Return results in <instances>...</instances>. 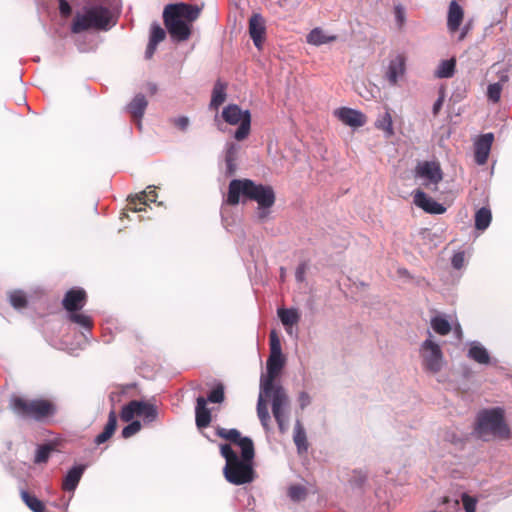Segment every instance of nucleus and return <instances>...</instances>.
Segmentation results:
<instances>
[{"label":"nucleus","mask_w":512,"mask_h":512,"mask_svg":"<svg viewBox=\"0 0 512 512\" xmlns=\"http://www.w3.org/2000/svg\"><path fill=\"white\" fill-rule=\"evenodd\" d=\"M337 118L350 127H361L365 124V115L355 109L342 107L335 111Z\"/></svg>","instance_id":"nucleus-17"},{"label":"nucleus","mask_w":512,"mask_h":512,"mask_svg":"<svg viewBox=\"0 0 512 512\" xmlns=\"http://www.w3.org/2000/svg\"><path fill=\"white\" fill-rule=\"evenodd\" d=\"M12 409L20 417L25 419L42 420L55 412L54 405L43 399L25 400L16 397L12 400Z\"/></svg>","instance_id":"nucleus-4"},{"label":"nucleus","mask_w":512,"mask_h":512,"mask_svg":"<svg viewBox=\"0 0 512 512\" xmlns=\"http://www.w3.org/2000/svg\"><path fill=\"white\" fill-rule=\"evenodd\" d=\"M207 400L199 396L196 399V407H195V420L198 428H205L211 422V412L207 408Z\"/></svg>","instance_id":"nucleus-24"},{"label":"nucleus","mask_w":512,"mask_h":512,"mask_svg":"<svg viewBox=\"0 0 512 512\" xmlns=\"http://www.w3.org/2000/svg\"><path fill=\"white\" fill-rule=\"evenodd\" d=\"M444 440L452 444H458L461 442V438L454 431H446L444 434Z\"/></svg>","instance_id":"nucleus-59"},{"label":"nucleus","mask_w":512,"mask_h":512,"mask_svg":"<svg viewBox=\"0 0 512 512\" xmlns=\"http://www.w3.org/2000/svg\"><path fill=\"white\" fill-rule=\"evenodd\" d=\"M399 273L401 275H408V271L406 269H399Z\"/></svg>","instance_id":"nucleus-63"},{"label":"nucleus","mask_w":512,"mask_h":512,"mask_svg":"<svg viewBox=\"0 0 512 512\" xmlns=\"http://www.w3.org/2000/svg\"><path fill=\"white\" fill-rule=\"evenodd\" d=\"M163 20L168 33L173 41H186L191 35V24L182 19H177L169 12L163 11Z\"/></svg>","instance_id":"nucleus-10"},{"label":"nucleus","mask_w":512,"mask_h":512,"mask_svg":"<svg viewBox=\"0 0 512 512\" xmlns=\"http://www.w3.org/2000/svg\"><path fill=\"white\" fill-rule=\"evenodd\" d=\"M157 194L155 190H149V191H141L138 194L131 195L128 197L130 205H133V210L135 212H141L144 210L142 207H138L139 204L147 205L148 202L154 203L156 202Z\"/></svg>","instance_id":"nucleus-27"},{"label":"nucleus","mask_w":512,"mask_h":512,"mask_svg":"<svg viewBox=\"0 0 512 512\" xmlns=\"http://www.w3.org/2000/svg\"><path fill=\"white\" fill-rule=\"evenodd\" d=\"M20 496L25 505L33 512H45L44 503L35 495L30 494L26 490L20 491Z\"/></svg>","instance_id":"nucleus-35"},{"label":"nucleus","mask_w":512,"mask_h":512,"mask_svg":"<svg viewBox=\"0 0 512 512\" xmlns=\"http://www.w3.org/2000/svg\"><path fill=\"white\" fill-rule=\"evenodd\" d=\"M335 35L326 34L321 28H314L306 37L307 43L320 46L336 40Z\"/></svg>","instance_id":"nucleus-29"},{"label":"nucleus","mask_w":512,"mask_h":512,"mask_svg":"<svg viewBox=\"0 0 512 512\" xmlns=\"http://www.w3.org/2000/svg\"><path fill=\"white\" fill-rule=\"evenodd\" d=\"M216 435L223 439L229 440L234 444L242 437L241 433L235 428L226 429L218 427L216 429Z\"/></svg>","instance_id":"nucleus-45"},{"label":"nucleus","mask_w":512,"mask_h":512,"mask_svg":"<svg viewBox=\"0 0 512 512\" xmlns=\"http://www.w3.org/2000/svg\"><path fill=\"white\" fill-rule=\"evenodd\" d=\"M86 302V293L83 289L72 288L66 292L62 304L68 313L80 311Z\"/></svg>","instance_id":"nucleus-16"},{"label":"nucleus","mask_w":512,"mask_h":512,"mask_svg":"<svg viewBox=\"0 0 512 512\" xmlns=\"http://www.w3.org/2000/svg\"><path fill=\"white\" fill-rule=\"evenodd\" d=\"M461 500L463 503V507L465 512H475L477 506V499L475 497L470 496L468 493H462Z\"/></svg>","instance_id":"nucleus-51"},{"label":"nucleus","mask_w":512,"mask_h":512,"mask_svg":"<svg viewBox=\"0 0 512 512\" xmlns=\"http://www.w3.org/2000/svg\"><path fill=\"white\" fill-rule=\"evenodd\" d=\"M235 444L241 450L240 459L253 462L255 457L253 440L248 436H242Z\"/></svg>","instance_id":"nucleus-31"},{"label":"nucleus","mask_w":512,"mask_h":512,"mask_svg":"<svg viewBox=\"0 0 512 512\" xmlns=\"http://www.w3.org/2000/svg\"><path fill=\"white\" fill-rule=\"evenodd\" d=\"M454 506H455V507H458V506H459V500H455V501H454Z\"/></svg>","instance_id":"nucleus-64"},{"label":"nucleus","mask_w":512,"mask_h":512,"mask_svg":"<svg viewBox=\"0 0 512 512\" xmlns=\"http://www.w3.org/2000/svg\"><path fill=\"white\" fill-rule=\"evenodd\" d=\"M116 23L117 19L108 7L102 4L86 5L81 12H76L70 30L73 34H80L91 29L108 31Z\"/></svg>","instance_id":"nucleus-2"},{"label":"nucleus","mask_w":512,"mask_h":512,"mask_svg":"<svg viewBox=\"0 0 512 512\" xmlns=\"http://www.w3.org/2000/svg\"><path fill=\"white\" fill-rule=\"evenodd\" d=\"M444 99H445L444 92L441 90L439 97L434 102L433 107H432V113L434 116H437L439 111L441 110L443 103H444Z\"/></svg>","instance_id":"nucleus-58"},{"label":"nucleus","mask_w":512,"mask_h":512,"mask_svg":"<svg viewBox=\"0 0 512 512\" xmlns=\"http://www.w3.org/2000/svg\"><path fill=\"white\" fill-rule=\"evenodd\" d=\"M492 221L491 210L487 207H481L475 213V228L480 231L486 230Z\"/></svg>","instance_id":"nucleus-33"},{"label":"nucleus","mask_w":512,"mask_h":512,"mask_svg":"<svg viewBox=\"0 0 512 512\" xmlns=\"http://www.w3.org/2000/svg\"><path fill=\"white\" fill-rule=\"evenodd\" d=\"M305 269H306L305 264H300L297 267L296 272H295V278L298 282H302L304 280Z\"/></svg>","instance_id":"nucleus-60"},{"label":"nucleus","mask_w":512,"mask_h":512,"mask_svg":"<svg viewBox=\"0 0 512 512\" xmlns=\"http://www.w3.org/2000/svg\"><path fill=\"white\" fill-rule=\"evenodd\" d=\"M265 20L261 14L254 13L249 19V34L256 47H260L265 35Z\"/></svg>","instance_id":"nucleus-20"},{"label":"nucleus","mask_w":512,"mask_h":512,"mask_svg":"<svg viewBox=\"0 0 512 512\" xmlns=\"http://www.w3.org/2000/svg\"><path fill=\"white\" fill-rule=\"evenodd\" d=\"M139 400H132L122 407L120 417L125 422H130L135 415L138 416Z\"/></svg>","instance_id":"nucleus-42"},{"label":"nucleus","mask_w":512,"mask_h":512,"mask_svg":"<svg viewBox=\"0 0 512 512\" xmlns=\"http://www.w3.org/2000/svg\"><path fill=\"white\" fill-rule=\"evenodd\" d=\"M422 365L425 371L436 374L444 364L443 353L440 346L433 340L426 339L420 348Z\"/></svg>","instance_id":"nucleus-8"},{"label":"nucleus","mask_w":512,"mask_h":512,"mask_svg":"<svg viewBox=\"0 0 512 512\" xmlns=\"http://www.w3.org/2000/svg\"><path fill=\"white\" fill-rule=\"evenodd\" d=\"M415 177L422 179V185L427 189L436 190L437 185L443 179V173L438 163L434 161H424L418 163L415 168Z\"/></svg>","instance_id":"nucleus-9"},{"label":"nucleus","mask_w":512,"mask_h":512,"mask_svg":"<svg viewBox=\"0 0 512 512\" xmlns=\"http://www.w3.org/2000/svg\"><path fill=\"white\" fill-rule=\"evenodd\" d=\"M141 427L142 425L139 420H133L122 429L121 436L125 439L130 438L138 433L141 430Z\"/></svg>","instance_id":"nucleus-48"},{"label":"nucleus","mask_w":512,"mask_h":512,"mask_svg":"<svg viewBox=\"0 0 512 512\" xmlns=\"http://www.w3.org/2000/svg\"><path fill=\"white\" fill-rule=\"evenodd\" d=\"M157 45L158 44L153 43L152 41L149 40V43H148L146 51H145V57L147 59H150L154 55Z\"/></svg>","instance_id":"nucleus-61"},{"label":"nucleus","mask_w":512,"mask_h":512,"mask_svg":"<svg viewBox=\"0 0 512 512\" xmlns=\"http://www.w3.org/2000/svg\"><path fill=\"white\" fill-rule=\"evenodd\" d=\"M455 67L456 60L454 58L442 60L435 71V76L439 79L451 78L455 73Z\"/></svg>","instance_id":"nucleus-34"},{"label":"nucleus","mask_w":512,"mask_h":512,"mask_svg":"<svg viewBox=\"0 0 512 512\" xmlns=\"http://www.w3.org/2000/svg\"><path fill=\"white\" fill-rule=\"evenodd\" d=\"M475 434L482 440L490 438L508 439L510 429L505 421V412L501 407L483 409L478 412L474 428Z\"/></svg>","instance_id":"nucleus-3"},{"label":"nucleus","mask_w":512,"mask_h":512,"mask_svg":"<svg viewBox=\"0 0 512 512\" xmlns=\"http://www.w3.org/2000/svg\"><path fill=\"white\" fill-rule=\"evenodd\" d=\"M394 14H395V21H396L397 26L399 28H402V26L404 25V23L406 21L405 10L402 7V5L399 4V5L395 6Z\"/></svg>","instance_id":"nucleus-54"},{"label":"nucleus","mask_w":512,"mask_h":512,"mask_svg":"<svg viewBox=\"0 0 512 512\" xmlns=\"http://www.w3.org/2000/svg\"><path fill=\"white\" fill-rule=\"evenodd\" d=\"M293 441L299 454L308 451V441L305 428L300 420H296L293 430Z\"/></svg>","instance_id":"nucleus-28"},{"label":"nucleus","mask_w":512,"mask_h":512,"mask_svg":"<svg viewBox=\"0 0 512 512\" xmlns=\"http://www.w3.org/2000/svg\"><path fill=\"white\" fill-rule=\"evenodd\" d=\"M275 199V192L270 185L253 183L249 200L257 202L256 216L260 221L263 222L268 218Z\"/></svg>","instance_id":"nucleus-6"},{"label":"nucleus","mask_w":512,"mask_h":512,"mask_svg":"<svg viewBox=\"0 0 512 512\" xmlns=\"http://www.w3.org/2000/svg\"><path fill=\"white\" fill-rule=\"evenodd\" d=\"M67 318L69 321L79 325L80 327H82L83 329H85L88 332L92 329V326H93L92 319L90 316H88L84 313H81L79 311H74V312L68 313Z\"/></svg>","instance_id":"nucleus-39"},{"label":"nucleus","mask_w":512,"mask_h":512,"mask_svg":"<svg viewBox=\"0 0 512 512\" xmlns=\"http://www.w3.org/2000/svg\"><path fill=\"white\" fill-rule=\"evenodd\" d=\"M508 80L509 76L507 74H502L498 82L488 85L486 96L490 102L495 104L500 101L503 85L508 82Z\"/></svg>","instance_id":"nucleus-30"},{"label":"nucleus","mask_w":512,"mask_h":512,"mask_svg":"<svg viewBox=\"0 0 512 512\" xmlns=\"http://www.w3.org/2000/svg\"><path fill=\"white\" fill-rule=\"evenodd\" d=\"M138 416H142L145 422H153L158 417V411L155 405L139 400Z\"/></svg>","instance_id":"nucleus-36"},{"label":"nucleus","mask_w":512,"mask_h":512,"mask_svg":"<svg viewBox=\"0 0 512 512\" xmlns=\"http://www.w3.org/2000/svg\"><path fill=\"white\" fill-rule=\"evenodd\" d=\"M469 30V26L468 25H465L462 29V32H461V35H460V39H463L465 37V35L467 34Z\"/></svg>","instance_id":"nucleus-62"},{"label":"nucleus","mask_w":512,"mask_h":512,"mask_svg":"<svg viewBox=\"0 0 512 512\" xmlns=\"http://www.w3.org/2000/svg\"><path fill=\"white\" fill-rule=\"evenodd\" d=\"M405 72V58L402 55H397L391 59L386 72L387 80L390 84L395 85L398 79Z\"/></svg>","instance_id":"nucleus-23"},{"label":"nucleus","mask_w":512,"mask_h":512,"mask_svg":"<svg viewBox=\"0 0 512 512\" xmlns=\"http://www.w3.org/2000/svg\"><path fill=\"white\" fill-rule=\"evenodd\" d=\"M432 329L439 335H447L451 331V325L449 321L441 315L432 317L431 319Z\"/></svg>","instance_id":"nucleus-40"},{"label":"nucleus","mask_w":512,"mask_h":512,"mask_svg":"<svg viewBox=\"0 0 512 512\" xmlns=\"http://www.w3.org/2000/svg\"><path fill=\"white\" fill-rule=\"evenodd\" d=\"M221 116L229 125H239L233 135L235 140L242 141L248 137L251 130L249 110H243L237 104H229L223 108Z\"/></svg>","instance_id":"nucleus-5"},{"label":"nucleus","mask_w":512,"mask_h":512,"mask_svg":"<svg viewBox=\"0 0 512 512\" xmlns=\"http://www.w3.org/2000/svg\"><path fill=\"white\" fill-rule=\"evenodd\" d=\"M171 123L181 131H186L189 127L190 120L187 116H180L171 119Z\"/></svg>","instance_id":"nucleus-55"},{"label":"nucleus","mask_w":512,"mask_h":512,"mask_svg":"<svg viewBox=\"0 0 512 512\" xmlns=\"http://www.w3.org/2000/svg\"><path fill=\"white\" fill-rule=\"evenodd\" d=\"M55 451V446L52 443H45L37 446L34 463L45 464L50 458L51 453Z\"/></svg>","instance_id":"nucleus-38"},{"label":"nucleus","mask_w":512,"mask_h":512,"mask_svg":"<svg viewBox=\"0 0 512 512\" xmlns=\"http://www.w3.org/2000/svg\"><path fill=\"white\" fill-rule=\"evenodd\" d=\"M494 141L493 133H485L481 135L474 144V158L475 162L482 166L486 164L491 147Z\"/></svg>","instance_id":"nucleus-15"},{"label":"nucleus","mask_w":512,"mask_h":512,"mask_svg":"<svg viewBox=\"0 0 512 512\" xmlns=\"http://www.w3.org/2000/svg\"><path fill=\"white\" fill-rule=\"evenodd\" d=\"M285 365L283 355H269L266 361V374H262L259 383V395L257 400V416L264 430L270 429V414L265 397L279 395H287L284 387L276 381L279 373Z\"/></svg>","instance_id":"nucleus-1"},{"label":"nucleus","mask_w":512,"mask_h":512,"mask_svg":"<svg viewBox=\"0 0 512 512\" xmlns=\"http://www.w3.org/2000/svg\"><path fill=\"white\" fill-rule=\"evenodd\" d=\"M297 402L301 410L306 409L312 403V397L306 391H300L297 396Z\"/></svg>","instance_id":"nucleus-53"},{"label":"nucleus","mask_w":512,"mask_h":512,"mask_svg":"<svg viewBox=\"0 0 512 512\" xmlns=\"http://www.w3.org/2000/svg\"><path fill=\"white\" fill-rule=\"evenodd\" d=\"M266 403L268 400L271 402L272 414L277 422L278 428L281 433L287 430L286 424V410L289 406V397L287 395L276 394L274 396L265 397Z\"/></svg>","instance_id":"nucleus-12"},{"label":"nucleus","mask_w":512,"mask_h":512,"mask_svg":"<svg viewBox=\"0 0 512 512\" xmlns=\"http://www.w3.org/2000/svg\"><path fill=\"white\" fill-rule=\"evenodd\" d=\"M414 204L426 213L441 215L446 212V207L429 197L424 191L417 190L413 197Z\"/></svg>","instance_id":"nucleus-14"},{"label":"nucleus","mask_w":512,"mask_h":512,"mask_svg":"<svg viewBox=\"0 0 512 512\" xmlns=\"http://www.w3.org/2000/svg\"><path fill=\"white\" fill-rule=\"evenodd\" d=\"M223 472L226 480L234 485H243L254 480L253 462L240 458L236 462L226 464Z\"/></svg>","instance_id":"nucleus-7"},{"label":"nucleus","mask_w":512,"mask_h":512,"mask_svg":"<svg viewBox=\"0 0 512 512\" xmlns=\"http://www.w3.org/2000/svg\"><path fill=\"white\" fill-rule=\"evenodd\" d=\"M59 12L63 17H69L72 13V8L67 0H60L59 2Z\"/></svg>","instance_id":"nucleus-57"},{"label":"nucleus","mask_w":512,"mask_h":512,"mask_svg":"<svg viewBox=\"0 0 512 512\" xmlns=\"http://www.w3.org/2000/svg\"><path fill=\"white\" fill-rule=\"evenodd\" d=\"M464 10L461 5L456 1L452 0L448 7L447 15V28L450 32H456L463 21Z\"/></svg>","instance_id":"nucleus-21"},{"label":"nucleus","mask_w":512,"mask_h":512,"mask_svg":"<svg viewBox=\"0 0 512 512\" xmlns=\"http://www.w3.org/2000/svg\"><path fill=\"white\" fill-rule=\"evenodd\" d=\"M467 356L479 364L486 365L490 363L489 352L478 341L470 342Z\"/></svg>","instance_id":"nucleus-25"},{"label":"nucleus","mask_w":512,"mask_h":512,"mask_svg":"<svg viewBox=\"0 0 512 512\" xmlns=\"http://www.w3.org/2000/svg\"><path fill=\"white\" fill-rule=\"evenodd\" d=\"M86 465L76 464L65 474L62 482V489L67 492H74L85 472Z\"/></svg>","instance_id":"nucleus-19"},{"label":"nucleus","mask_w":512,"mask_h":512,"mask_svg":"<svg viewBox=\"0 0 512 512\" xmlns=\"http://www.w3.org/2000/svg\"><path fill=\"white\" fill-rule=\"evenodd\" d=\"M241 146L235 142H227L224 150L225 175L233 176L237 171V161Z\"/></svg>","instance_id":"nucleus-18"},{"label":"nucleus","mask_w":512,"mask_h":512,"mask_svg":"<svg viewBox=\"0 0 512 512\" xmlns=\"http://www.w3.org/2000/svg\"><path fill=\"white\" fill-rule=\"evenodd\" d=\"M226 86L221 82H216L212 91L210 108L218 109V107L226 100Z\"/></svg>","instance_id":"nucleus-37"},{"label":"nucleus","mask_w":512,"mask_h":512,"mask_svg":"<svg viewBox=\"0 0 512 512\" xmlns=\"http://www.w3.org/2000/svg\"><path fill=\"white\" fill-rule=\"evenodd\" d=\"M165 37H166L165 30L158 23L154 22L150 28L149 40L152 41L153 43L159 44L160 42H162L165 39Z\"/></svg>","instance_id":"nucleus-46"},{"label":"nucleus","mask_w":512,"mask_h":512,"mask_svg":"<svg viewBox=\"0 0 512 512\" xmlns=\"http://www.w3.org/2000/svg\"><path fill=\"white\" fill-rule=\"evenodd\" d=\"M206 400L211 403H221L224 400L223 386L219 384L214 389H212Z\"/></svg>","instance_id":"nucleus-52"},{"label":"nucleus","mask_w":512,"mask_h":512,"mask_svg":"<svg viewBox=\"0 0 512 512\" xmlns=\"http://www.w3.org/2000/svg\"><path fill=\"white\" fill-rule=\"evenodd\" d=\"M367 480V474L362 470H354L349 482L354 488H361Z\"/></svg>","instance_id":"nucleus-49"},{"label":"nucleus","mask_w":512,"mask_h":512,"mask_svg":"<svg viewBox=\"0 0 512 512\" xmlns=\"http://www.w3.org/2000/svg\"><path fill=\"white\" fill-rule=\"evenodd\" d=\"M148 102L146 97L139 93L134 96L131 102L127 105L128 113L138 122V127L141 128V118L143 117L147 108Z\"/></svg>","instance_id":"nucleus-22"},{"label":"nucleus","mask_w":512,"mask_h":512,"mask_svg":"<svg viewBox=\"0 0 512 512\" xmlns=\"http://www.w3.org/2000/svg\"><path fill=\"white\" fill-rule=\"evenodd\" d=\"M164 10H169L174 17L185 20L189 24L195 21L201 12V8L199 6L184 2L168 4Z\"/></svg>","instance_id":"nucleus-13"},{"label":"nucleus","mask_w":512,"mask_h":512,"mask_svg":"<svg viewBox=\"0 0 512 512\" xmlns=\"http://www.w3.org/2000/svg\"><path fill=\"white\" fill-rule=\"evenodd\" d=\"M117 427V415L114 410H111L108 415V421L103 431L95 437V444L101 445L107 442L114 434Z\"/></svg>","instance_id":"nucleus-26"},{"label":"nucleus","mask_w":512,"mask_h":512,"mask_svg":"<svg viewBox=\"0 0 512 512\" xmlns=\"http://www.w3.org/2000/svg\"><path fill=\"white\" fill-rule=\"evenodd\" d=\"M277 314L285 327L293 326L300 320V314L296 308H279Z\"/></svg>","instance_id":"nucleus-32"},{"label":"nucleus","mask_w":512,"mask_h":512,"mask_svg":"<svg viewBox=\"0 0 512 512\" xmlns=\"http://www.w3.org/2000/svg\"><path fill=\"white\" fill-rule=\"evenodd\" d=\"M465 262L464 252L460 251L455 253L451 259V265L454 269L460 270L463 268Z\"/></svg>","instance_id":"nucleus-56"},{"label":"nucleus","mask_w":512,"mask_h":512,"mask_svg":"<svg viewBox=\"0 0 512 512\" xmlns=\"http://www.w3.org/2000/svg\"><path fill=\"white\" fill-rule=\"evenodd\" d=\"M253 183L254 181L246 178L231 180L228 187L226 202L229 205L235 206L240 203V198L242 197V202L245 203L249 200Z\"/></svg>","instance_id":"nucleus-11"},{"label":"nucleus","mask_w":512,"mask_h":512,"mask_svg":"<svg viewBox=\"0 0 512 512\" xmlns=\"http://www.w3.org/2000/svg\"><path fill=\"white\" fill-rule=\"evenodd\" d=\"M375 126L384 131L386 137H391L394 134L392 117L389 112H385L378 117Z\"/></svg>","instance_id":"nucleus-41"},{"label":"nucleus","mask_w":512,"mask_h":512,"mask_svg":"<svg viewBox=\"0 0 512 512\" xmlns=\"http://www.w3.org/2000/svg\"><path fill=\"white\" fill-rule=\"evenodd\" d=\"M220 453L222 457L225 458L226 464L236 462L240 458V456L233 450V448L229 444H221Z\"/></svg>","instance_id":"nucleus-47"},{"label":"nucleus","mask_w":512,"mask_h":512,"mask_svg":"<svg viewBox=\"0 0 512 512\" xmlns=\"http://www.w3.org/2000/svg\"><path fill=\"white\" fill-rule=\"evenodd\" d=\"M9 302L15 309H22L27 306L26 294L22 290H14L9 293Z\"/></svg>","instance_id":"nucleus-43"},{"label":"nucleus","mask_w":512,"mask_h":512,"mask_svg":"<svg viewBox=\"0 0 512 512\" xmlns=\"http://www.w3.org/2000/svg\"><path fill=\"white\" fill-rule=\"evenodd\" d=\"M307 489L300 484L291 485L288 488V496L294 502H300L307 497Z\"/></svg>","instance_id":"nucleus-44"},{"label":"nucleus","mask_w":512,"mask_h":512,"mask_svg":"<svg viewBox=\"0 0 512 512\" xmlns=\"http://www.w3.org/2000/svg\"><path fill=\"white\" fill-rule=\"evenodd\" d=\"M270 355H283L280 340L274 330L270 333Z\"/></svg>","instance_id":"nucleus-50"}]
</instances>
